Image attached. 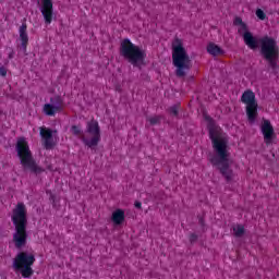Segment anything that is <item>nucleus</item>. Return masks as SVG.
Returning <instances> with one entry per match:
<instances>
[{"instance_id": "nucleus-12", "label": "nucleus", "mask_w": 279, "mask_h": 279, "mask_svg": "<svg viewBox=\"0 0 279 279\" xmlns=\"http://www.w3.org/2000/svg\"><path fill=\"white\" fill-rule=\"evenodd\" d=\"M262 134L264 136V142L266 145H271L276 138V132L274 131V125L269 120H263L260 125Z\"/></svg>"}, {"instance_id": "nucleus-5", "label": "nucleus", "mask_w": 279, "mask_h": 279, "mask_svg": "<svg viewBox=\"0 0 279 279\" xmlns=\"http://www.w3.org/2000/svg\"><path fill=\"white\" fill-rule=\"evenodd\" d=\"M17 156L21 160V165L24 169H28L33 173H40L43 169L36 166L34 157H32V150L29 149V144L25 137H20L16 143Z\"/></svg>"}, {"instance_id": "nucleus-28", "label": "nucleus", "mask_w": 279, "mask_h": 279, "mask_svg": "<svg viewBox=\"0 0 279 279\" xmlns=\"http://www.w3.org/2000/svg\"><path fill=\"white\" fill-rule=\"evenodd\" d=\"M195 239H197V236H195V235L191 236V241H195Z\"/></svg>"}, {"instance_id": "nucleus-4", "label": "nucleus", "mask_w": 279, "mask_h": 279, "mask_svg": "<svg viewBox=\"0 0 279 279\" xmlns=\"http://www.w3.org/2000/svg\"><path fill=\"white\" fill-rule=\"evenodd\" d=\"M120 56L133 66H143L147 52L142 47L132 44L130 39H123L120 44Z\"/></svg>"}, {"instance_id": "nucleus-17", "label": "nucleus", "mask_w": 279, "mask_h": 279, "mask_svg": "<svg viewBox=\"0 0 279 279\" xmlns=\"http://www.w3.org/2000/svg\"><path fill=\"white\" fill-rule=\"evenodd\" d=\"M207 51L210 56H223V50L216 44H208Z\"/></svg>"}, {"instance_id": "nucleus-27", "label": "nucleus", "mask_w": 279, "mask_h": 279, "mask_svg": "<svg viewBox=\"0 0 279 279\" xmlns=\"http://www.w3.org/2000/svg\"><path fill=\"white\" fill-rule=\"evenodd\" d=\"M142 204L141 203H135V208H141Z\"/></svg>"}, {"instance_id": "nucleus-6", "label": "nucleus", "mask_w": 279, "mask_h": 279, "mask_svg": "<svg viewBox=\"0 0 279 279\" xmlns=\"http://www.w3.org/2000/svg\"><path fill=\"white\" fill-rule=\"evenodd\" d=\"M36 262V257L29 253H19L13 260V269L20 271L23 278H31L34 274L32 265Z\"/></svg>"}, {"instance_id": "nucleus-15", "label": "nucleus", "mask_w": 279, "mask_h": 279, "mask_svg": "<svg viewBox=\"0 0 279 279\" xmlns=\"http://www.w3.org/2000/svg\"><path fill=\"white\" fill-rule=\"evenodd\" d=\"M20 40L22 43V49L27 51V43H29V36L27 35V24H22L19 29Z\"/></svg>"}, {"instance_id": "nucleus-11", "label": "nucleus", "mask_w": 279, "mask_h": 279, "mask_svg": "<svg viewBox=\"0 0 279 279\" xmlns=\"http://www.w3.org/2000/svg\"><path fill=\"white\" fill-rule=\"evenodd\" d=\"M40 12L46 25H51L53 21V0H40Z\"/></svg>"}, {"instance_id": "nucleus-13", "label": "nucleus", "mask_w": 279, "mask_h": 279, "mask_svg": "<svg viewBox=\"0 0 279 279\" xmlns=\"http://www.w3.org/2000/svg\"><path fill=\"white\" fill-rule=\"evenodd\" d=\"M40 136L43 140V145L46 147V149L56 147V131L41 126Z\"/></svg>"}, {"instance_id": "nucleus-24", "label": "nucleus", "mask_w": 279, "mask_h": 279, "mask_svg": "<svg viewBox=\"0 0 279 279\" xmlns=\"http://www.w3.org/2000/svg\"><path fill=\"white\" fill-rule=\"evenodd\" d=\"M0 75L5 77V75H8V71H5L4 68H0Z\"/></svg>"}, {"instance_id": "nucleus-26", "label": "nucleus", "mask_w": 279, "mask_h": 279, "mask_svg": "<svg viewBox=\"0 0 279 279\" xmlns=\"http://www.w3.org/2000/svg\"><path fill=\"white\" fill-rule=\"evenodd\" d=\"M241 23H243V21L240 19V17H238V19H235V25H241Z\"/></svg>"}, {"instance_id": "nucleus-20", "label": "nucleus", "mask_w": 279, "mask_h": 279, "mask_svg": "<svg viewBox=\"0 0 279 279\" xmlns=\"http://www.w3.org/2000/svg\"><path fill=\"white\" fill-rule=\"evenodd\" d=\"M147 121L148 123H150V125H156V123H160V117L158 116L148 117Z\"/></svg>"}, {"instance_id": "nucleus-16", "label": "nucleus", "mask_w": 279, "mask_h": 279, "mask_svg": "<svg viewBox=\"0 0 279 279\" xmlns=\"http://www.w3.org/2000/svg\"><path fill=\"white\" fill-rule=\"evenodd\" d=\"M243 40L248 49H256L258 47V39L252 33H244Z\"/></svg>"}, {"instance_id": "nucleus-23", "label": "nucleus", "mask_w": 279, "mask_h": 279, "mask_svg": "<svg viewBox=\"0 0 279 279\" xmlns=\"http://www.w3.org/2000/svg\"><path fill=\"white\" fill-rule=\"evenodd\" d=\"M170 114H173L174 117L178 114V108L175 106L170 108Z\"/></svg>"}, {"instance_id": "nucleus-22", "label": "nucleus", "mask_w": 279, "mask_h": 279, "mask_svg": "<svg viewBox=\"0 0 279 279\" xmlns=\"http://www.w3.org/2000/svg\"><path fill=\"white\" fill-rule=\"evenodd\" d=\"M71 132H72V134L77 136V135L82 134V128L74 125V126L71 128Z\"/></svg>"}, {"instance_id": "nucleus-10", "label": "nucleus", "mask_w": 279, "mask_h": 279, "mask_svg": "<svg viewBox=\"0 0 279 279\" xmlns=\"http://www.w3.org/2000/svg\"><path fill=\"white\" fill-rule=\"evenodd\" d=\"M64 110V104L60 98H51L48 104L44 106V113L47 117H56L58 112H62Z\"/></svg>"}, {"instance_id": "nucleus-3", "label": "nucleus", "mask_w": 279, "mask_h": 279, "mask_svg": "<svg viewBox=\"0 0 279 279\" xmlns=\"http://www.w3.org/2000/svg\"><path fill=\"white\" fill-rule=\"evenodd\" d=\"M172 63L177 69L178 77H184L186 71L191 69V57H189L182 39L177 38L172 43Z\"/></svg>"}, {"instance_id": "nucleus-25", "label": "nucleus", "mask_w": 279, "mask_h": 279, "mask_svg": "<svg viewBox=\"0 0 279 279\" xmlns=\"http://www.w3.org/2000/svg\"><path fill=\"white\" fill-rule=\"evenodd\" d=\"M8 53H9L10 60H12V58H14V50L8 49Z\"/></svg>"}, {"instance_id": "nucleus-7", "label": "nucleus", "mask_w": 279, "mask_h": 279, "mask_svg": "<svg viewBox=\"0 0 279 279\" xmlns=\"http://www.w3.org/2000/svg\"><path fill=\"white\" fill-rule=\"evenodd\" d=\"M262 45V53L264 58L269 62L272 69H276V64H278V44L276 39L269 36L262 37L259 39Z\"/></svg>"}, {"instance_id": "nucleus-14", "label": "nucleus", "mask_w": 279, "mask_h": 279, "mask_svg": "<svg viewBox=\"0 0 279 279\" xmlns=\"http://www.w3.org/2000/svg\"><path fill=\"white\" fill-rule=\"evenodd\" d=\"M111 221L113 226H122V223L125 221V210L116 209L114 211H112Z\"/></svg>"}, {"instance_id": "nucleus-8", "label": "nucleus", "mask_w": 279, "mask_h": 279, "mask_svg": "<svg viewBox=\"0 0 279 279\" xmlns=\"http://www.w3.org/2000/svg\"><path fill=\"white\" fill-rule=\"evenodd\" d=\"M82 141L89 149H95L101 142V128L97 120H90L87 122L85 134L82 136Z\"/></svg>"}, {"instance_id": "nucleus-9", "label": "nucleus", "mask_w": 279, "mask_h": 279, "mask_svg": "<svg viewBox=\"0 0 279 279\" xmlns=\"http://www.w3.org/2000/svg\"><path fill=\"white\" fill-rule=\"evenodd\" d=\"M242 104L246 105V116L251 123L256 121L258 117V102H256V95L252 90H246L241 97Z\"/></svg>"}, {"instance_id": "nucleus-2", "label": "nucleus", "mask_w": 279, "mask_h": 279, "mask_svg": "<svg viewBox=\"0 0 279 279\" xmlns=\"http://www.w3.org/2000/svg\"><path fill=\"white\" fill-rule=\"evenodd\" d=\"M12 220L15 226L13 241L17 247H23L27 243V232L25 231V226H27V210L23 203L17 204L13 210Z\"/></svg>"}, {"instance_id": "nucleus-19", "label": "nucleus", "mask_w": 279, "mask_h": 279, "mask_svg": "<svg viewBox=\"0 0 279 279\" xmlns=\"http://www.w3.org/2000/svg\"><path fill=\"white\" fill-rule=\"evenodd\" d=\"M238 32L242 36H245V33H250V31H247V25H245V23L239 24Z\"/></svg>"}, {"instance_id": "nucleus-21", "label": "nucleus", "mask_w": 279, "mask_h": 279, "mask_svg": "<svg viewBox=\"0 0 279 279\" xmlns=\"http://www.w3.org/2000/svg\"><path fill=\"white\" fill-rule=\"evenodd\" d=\"M256 16L257 19H259V21H265V19L267 17V15L265 14V11L262 9L256 10Z\"/></svg>"}, {"instance_id": "nucleus-18", "label": "nucleus", "mask_w": 279, "mask_h": 279, "mask_svg": "<svg viewBox=\"0 0 279 279\" xmlns=\"http://www.w3.org/2000/svg\"><path fill=\"white\" fill-rule=\"evenodd\" d=\"M233 234L235 236H243L245 234V228L242 225L233 226Z\"/></svg>"}, {"instance_id": "nucleus-1", "label": "nucleus", "mask_w": 279, "mask_h": 279, "mask_svg": "<svg viewBox=\"0 0 279 279\" xmlns=\"http://www.w3.org/2000/svg\"><path fill=\"white\" fill-rule=\"evenodd\" d=\"M209 121V136L211 138L213 147L215 155L210 158L211 165L217 167L226 180H233L234 172L230 169L232 160L230 159V148L228 147V137L221 128L217 126L215 122L210 121V118H207Z\"/></svg>"}]
</instances>
